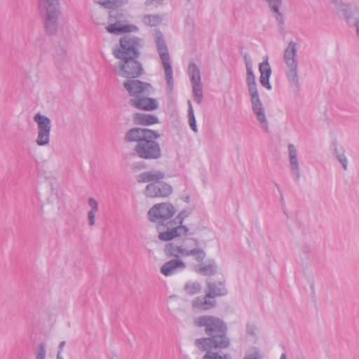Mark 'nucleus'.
<instances>
[{
  "label": "nucleus",
  "instance_id": "13",
  "mask_svg": "<svg viewBox=\"0 0 359 359\" xmlns=\"http://www.w3.org/2000/svg\"><path fill=\"white\" fill-rule=\"evenodd\" d=\"M252 104V110L260 127L265 131L269 130V123L266 115L264 107L259 98V93L250 95Z\"/></svg>",
  "mask_w": 359,
  "mask_h": 359
},
{
  "label": "nucleus",
  "instance_id": "24",
  "mask_svg": "<svg viewBox=\"0 0 359 359\" xmlns=\"http://www.w3.org/2000/svg\"><path fill=\"white\" fill-rule=\"evenodd\" d=\"M213 339L211 337H203L197 339L194 341L195 346L202 351L211 352L210 350L215 349V346H222L224 345L225 341L220 342L219 344H214Z\"/></svg>",
  "mask_w": 359,
  "mask_h": 359
},
{
  "label": "nucleus",
  "instance_id": "29",
  "mask_svg": "<svg viewBox=\"0 0 359 359\" xmlns=\"http://www.w3.org/2000/svg\"><path fill=\"white\" fill-rule=\"evenodd\" d=\"M334 154L339 162L342 165L343 169L344 170H347L348 161L345 154V149L342 147H339L337 145H334Z\"/></svg>",
  "mask_w": 359,
  "mask_h": 359
},
{
  "label": "nucleus",
  "instance_id": "19",
  "mask_svg": "<svg viewBox=\"0 0 359 359\" xmlns=\"http://www.w3.org/2000/svg\"><path fill=\"white\" fill-rule=\"evenodd\" d=\"M259 71L260 72L259 81L261 85L267 90H271L272 87L269 82V78L271 75V68L269 63L268 57L259 65Z\"/></svg>",
  "mask_w": 359,
  "mask_h": 359
},
{
  "label": "nucleus",
  "instance_id": "14",
  "mask_svg": "<svg viewBox=\"0 0 359 359\" xmlns=\"http://www.w3.org/2000/svg\"><path fill=\"white\" fill-rule=\"evenodd\" d=\"M172 192V187L165 182L149 183L144 190V194L149 198H164Z\"/></svg>",
  "mask_w": 359,
  "mask_h": 359
},
{
  "label": "nucleus",
  "instance_id": "4",
  "mask_svg": "<svg viewBox=\"0 0 359 359\" xmlns=\"http://www.w3.org/2000/svg\"><path fill=\"white\" fill-rule=\"evenodd\" d=\"M157 52L159 55L167 81V92L172 93L174 87L172 68L168 46L163 39V34L156 30L154 36Z\"/></svg>",
  "mask_w": 359,
  "mask_h": 359
},
{
  "label": "nucleus",
  "instance_id": "40",
  "mask_svg": "<svg viewBox=\"0 0 359 359\" xmlns=\"http://www.w3.org/2000/svg\"><path fill=\"white\" fill-rule=\"evenodd\" d=\"M46 358V348L44 344H41L39 347L36 355V359H45Z\"/></svg>",
  "mask_w": 359,
  "mask_h": 359
},
{
  "label": "nucleus",
  "instance_id": "33",
  "mask_svg": "<svg viewBox=\"0 0 359 359\" xmlns=\"http://www.w3.org/2000/svg\"><path fill=\"white\" fill-rule=\"evenodd\" d=\"M210 337L211 339H213V341L215 342L214 344H219L220 342H226L224 345H223L224 346H215V349L226 348L229 346L230 342L229 338L226 337V332L212 334L210 336Z\"/></svg>",
  "mask_w": 359,
  "mask_h": 359
},
{
  "label": "nucleus",
  "instance_id": "23",
  "mask_svg": "<svg viewBox=\"0 0 359 359\" xmlns=\"http://www.w3.org/2000/svg\"><path fill=\"white\" fill-rule=\"evenodd\" d=\"M191 306L194 309L207 311L215 306V300L211 297H208L207 293L205 296L195 297L191 301Z\"/></svg>",
  "mask_w": 359,
  "mask_h": 359
},
{
  "label": "nucleus",
  "instance_id": "2",
  "mask_svg": "<svg viewBox=\"0 0 359 359\" xmlns=\"http://www.w3.org/2000/svg\"><path fill=\"white\" fill-rule=\"evenodd\" d=\"M159 137L160 135L156 130L133 128L126 133L124 140L126 142H137L135 151L140 158L156 160L161 156L160 145L155 141Z\"/></svg>",
  "mask_w": 359,
  "mask_h": 359
},
{
  "label": "nucleus",
  "instance_id": "20",
  "mask_svg": "<svg viewBox=\"0 0 359 359\" xmlns=\"http://www.w3.org/2000/svg\"><path fill=\"white\" fill-rule=\"evenodd\" d=\"M198 262L195 265L194 271L203 276H210L217 273V265L215 259H208L205 262Z\"/></svg>",
  "mask_w": 359,
  "mask_h": 359
},
{
  "label": "nucleus",
  "instance_id": "8",
  "mask_svg": "<svg viewBox=\"0 0 359 359\" xmlns=\"http://www.w3.org/2000/svg\"><path fill=\"white\" fill-rule=\"evenodd\" d=\"M194 325L198 327H205L207 335L211 336L217 333L226 332V326L224 323L217 317L212 316H203L195 318Z\"/></svg>",
  "mask_w": 359,
  "mask_h": 359
},
{
  "label": "nucleus",
  "instance_id": "26",
  "mask_svg": "<svg viewBox=\"0 0 359 359\" xmlns=\"http://www.w3.org/2000/svg\"><path fill=\"white\" fill-rule=\"evenodd\" d=\"M274 14V18L280 26L284 25V17L280 11V7L282 4V0H265Z\"/></svg>",
  "mask_w": 359,
  "mask_h": 359
},
{
  "label": "nucleus",
  "instance_id": "9",
  "mask_svg": "<svg viewBox=\"0 0 359 359\" xmlns=\"http://www.w3.org/2000/svg\"><path fill=\"white\" fill-rule=\"evenodd\" d=\"M114 72L125 78H136L140 76L143 72L142 65L135 59H124L114 67Z\"/></svg>",
  "mask_w": 359,
  "mask_h": 359
},
{
  "label": "nucleus",
  "instance_id": "3",
  "mask_svg": "<svg viewBox=\"0 0 359 359\" xmlns=\"http://www.w3.org/2000/svg\"><path fill=\"white\" fill-rule=\"evenodd\" d=\"M283 61L285 64V76L289 86L294 89L300 88L299 77L298 73L297 45L290 41L285 49Z\"/></svg>",
  "mask_w": 359,
  "mask_h": 359
},
{
  "label": "nucleus",
  "instance_id": "36",
  "mask_svg": "<svg viewBox=\"0 0 359 359\" xmlns=\"http://www.w3.org/2000/svg\"><path fill=\"white\" fill-rule=\"evenodd\" d=\"M260 351L257 347H252L248 350L243 359H262Z\"/></svg>",
  "mask_w": 359,
  "mask_h": 359
},
{
  "label": "nucleus",
  "instance_id": "37",
  "mask_svg": "<svg viewBox=\"0 0 359 359\" xmlns=\"http://www.w3.org/2000/svg\"><path fill=\"white\" fill-rule=\"evenodd\" d=\"M246 334L254 339H256L259 334L258 327L253 323L246 325Z\"/></svg>",
  "mask_w": 359,
  "mask_h": 359
},
{
  "label": "nucleus",
  "instance_id": "7",
  "mask_svg": "<svg viewBox=\"0 0 359 359\" xmlns=\"http://www.w3.org/2000/svg\"><path fill=\"white\" fill-rule=\"evenodd\" d=\"M334 13L339 17H342L350 26L354 27L355 33L359 39V17L353 16L351 5L344 0H329Z\"/></svg>",
  "mask_w": 359,
  "mask_h": 359
},
{
  "label": "nucleus",
  "instance_id": "17",
  "mask_svg": "<svg viewBox=\"0 0 359 359\" xmlns=\"http://www.w3.org/2000/svg\"><path fill=\"white\" fill-rule=\"evenodd\" d=\"M129 103L131 106L144 111H153L158 107V103L156 99L147 97L144 95L139 97L131 98Z\"/></svg>",
  "mask_w": 359,
  "mask_h": 359
},
{
  "label": "nucleus",
  "instance_id": "18",
  "mask_svg": "<svg viewBox=\"0 0 359 359\" xmlns=\"http://www.w3.org/2000/svg\"><path fill=\"white\" fill-rule=\"evenodd\" d=\"M287 150L291 173L295 177L296 180H299L301 177V173L297 149L293 144H289Z\"/></svg>",
  "mask_w": 359,
  "mask_h": 359
},
{
  "label": "nucleus",
  "instance_id": "31",
  "mask_svg": "<svg viewBox=\"0 0 359 359\" xmlns=\"http://www.w3.org/2000/svg\"><path fill=\"white\" fill-rule=\"evenodd\" d=\"M188 74L191 83L201 81V72L198 67L194 62L189 64L188 67Z\"/></svg>",
  "mask_w": 359,
  "mask_h": 359
},
{
  "label": "nucleus",
  "instance_id": "44",
  "mask_svg": "<svg viewBox=\"0 0 359 359\" xmlns=\"http://www.w3.org/2000/svg\"><path fill=\"white\" fill-rule=\"evenodd\" d=\"M280 359H286V355L285 353H282Z\"/></svg>",
  "mask_w": 359,
  "mask_h": 359
},
{
  "label": "nucleus",
  "instance_id": "39",
  "mask_svg": "<svg viewBox=\"0 0 359 359\" xmlns=\"http://www.w3.org/2000/svg\"><path fill=\"white\" fill-rule=\"evenodd\" d=\"M203 359H231V358L229 355L222 356L217 353L208 352L204 355Z\"/></svg>",
  "mask_w": 359,
  "mask_h": 359
},
{
  "label": "nucleus",
  "instance_id": "15",
  "mask_svg": "<svg viewBox=\"0 0 359 359\" xmlns=\"http://www.w3.org/2000/svg\"><path fill=\"white\" fill-rule=\"evenodd\" d=\"M124 87L133 97H139L147 94L151 86L149 83L142 82L139 80H128L123 83Z\"/></svg>",
  "mask_w": 359,
  "mask_h": 359
},
{
  "label": "nucleus",
  "instance_id": "10",
  "mask_svg": "<svg viewBox=\"0 0 359 359\" xmlns=\"http://www.w3.org/2000/svg\"><path fill=\"white\" fill-rule=\"evenodd\" d=\"M175 207L170 203H161L154 205L148 211V219L152 222L161 223L171 219L175 214Z\"/></svg>",
  "mask_w": 359,
  "mask_h": 359
},
{
  "label": "nucleus",
  "instance_id": "28",
  "mask_svg": "<svg viewBox=\"0 0 359 359\" xmlns=\"http://www.w3.org/2000/svg\"><path fill=\"white\" fill-rule=\"evenodd\" d=\"M201 285L198 281H187L183 288L186 294L193 296L198 294L201 290Z\"/></svg>",
  "mask_w": 359,
  "mask_h": 359
},
{
  "label": "nucleus",
  "instance_id": "16",
  "mask_svg": "<svg viewBox=\"0 0 359 359\" xmlns=\"http://www.w3.org/2000/svg\"><path fill=\"white\" fill-rule=\"evenodd\" d=\"M245 67H246V83L248 85L250 95L258 94L255 76L252 70V62L250 55L245 53L243 56Z\"/></svg>",
  "mask_w": 359,
  "mask_h": 359
},
{
  "label": "nucleus",
  "instance_id": "1",
  "mask_svg": "<svg viewBox=\"0 0 359 359\" xmlns=\"http://www.w3.org/2000/svg\"><path fill=\"white\" fill-rule=\"evenodd\" d=\"M197 245L196 240L189 238L183 240L180 243H167L164 247L165 254L175 259L164 263L161 267V273L165 276H170L184 270L187 264L180 257H192L196 262H201L205 259L206 252Z\"/></svg>",
  "mask_w": 359,
  "mask_h": 359
},
{
  "label": "nucleus",
  "instance_id": "45",
  "mask_svg": "<svg viewBox=\"0 0 359 359\" xmlns=\"http://www.w3.org/2000/svg\"><path fill=\"white\" fill-rule=\"evenodd\" d=\"M41 175H45L46 172L44 171L39 173Z\"/></svg>",
  "mask_w": 359,
  "mask_h": 359
},
{
  "label": "nucleus",
  "instance_id": "32",
  "mask_svg": "<svg viewBox=\"0 0 359 359\" xmlns=\"http://www.w3.org/2000/svg\"><path fill=\"white\" fill-rule=\"evenodd\" d=\"M142 22L144 25L155 27L161 24L162 17L159 15H145L142 18Z\"/></svg>",
  "mask_w": 359,
  "mask_h": 359
},
{
  "label": "nucleus",
  "instance_id": "27",
  "mask_svg": "<svg viewBox=\"0 0 359 359\" xmlns=\"http://www.w3.org/2000/svg\"><path fill=\"white\" fill-rule=\"evenodd\" d=\"M107 29L110 33L120 34L136 31L137 27L135 25H123L120 22H116L108 25Z\"/></svg>",
  "mask_w": 359,
  "mask_h": 359
},
{
  "label": "nucleus",
  "instance_id": "11",
  "mask_svg": "<svg viewBox=\"0 0 359 359\" xmlns=\"http://www.w3.org/2000/svg\"><path fill=\"white\" fill-rule=\"evenodd\" d=\"M158 238L162 241H170L181 236H187L189 229L184 225L177 224V222L169 221L165 226L163 225L157 228Z\"/></svg>",
  "mask_w": 359,
  "mask_h": 359
},
{
  "label": "nucleus",
  "instance_id": "43",
  "mask_svg": "<svg viewBox=\"0 0 359 359\" xmlns=\"http://www.w3.org/2000/svg\"><path fill=\"white\" fill-rule=\"evenodd\" d=\"M56 359H64L62 354L60 353H57V358Z\"/></svg>",
  "mask_w": 359,
  "mask_h": 359
},
{
  "label": "nucleus",
  "instance_id": "41",
  "mask_svg": "<svg viewBox=\"0 0 359 359\" xmlns=\"http://www.w3.org/2000/svg\"><path fill=\"white\" fill-rule=\"evenodd\" d=\"M146 4L157 8L163 4V0H147Z\"/></svg>",
  "mask_w": 359,
  "mask_h": 359
},
{
  "label": "nucleus",
  "instance_id": "5",
  "mask_svg": "<svg viewBox=\"0 0 359 359\" xmlns=\"http://www.w3.org/2000/svg\"><path fill=\"white\" fill-rule=\"evenodd\" d=\"M39 5L44 15L46 31L50 34H55L60 27V0L39 2Z\"/></svg>",
  "mask_w": 359,
  "mask_h": 359
},
{
  "label": "nucleus",
  "instance_id": "35",
  "mask_svg": "<svg viewBox=\"0 0 359 359\" xmlns=\"http://www.w3.org/2000/svg\"><path fill=\"white\" fill-rule=\"evenodd\" d=\"M188 104H189V111H188L189 124V126L191 128V130L194 133H198V128L196 126V118H195V115L194 113V109H193L191 101H188Z\"/></svg>",
  "mask_w": 359,
  "mask_h": 359
},
{
  "label": "nucleus",
  "instance_id": "21",
  "mask_svg": "<svg viewBox=\"0 0 359 359\" xmlns=\"http://www.w3.org/2000/svg\"><path fill=\"white\" fill-rule=\"evenodd\" d=\"M208 288V297H211L213 299L216 297L223 296L227 294V290L225 287L224 280L206 282Z\"/></svg>",
  "mask_w": 359,
  "mask_h": 359
},
{
  "label": "nucleus",
  "instance_id": "6",
  "mask_svg": "<svg viewBox=\"0 0 359 359\" xmlns=\"http://www.w3.org/2000/svg\"><path fill=\"white\" fill-rule=\"evenodd\" d=\"M121 48L114 50V56L119 60L136 59L140 55V48L142 46L141 39L131 36L126 35L120 40Z\"/></svg>",
  "mask_w": 359,
  "mask_h": 359
},
{
  "label": "nucleus",
  "instance_id": "30",
  "mask_svg": "<svg viewBox=\"0 0 359 359\" xmlns=\"http://www.w3.org/2000/svg\"><path fill=\"white\" fill-rule=\"evenodd\" d=\"M88 203L90 207V210L88 212V224L90 226H93L95 222V214L98 210V204L93 198H90Z\"/></svg>",
  "mask_w": 359,
  "mask_h": 359
},
{
  "label": "nucleus",
  "instance_id": "38",
  "mask_svg": "<svg viewBox=\"0 0 359 359\" xmlns=\"http://www.w3.org/2000/svg\"><path fill=\"white\" fill-rule=\"evenodd\" d=\"M191 212V210H184L181 211L172 221L177 222V224L178 225H182L183 221L189 216Z\"/></svg>",
  "mask_w": 359,
  "mask_h": 359
},
{
  "label": "nucleus",
  "instance_id": "34",
  "mask_svg": "<svg viewBox=\"0 0 359 359\" xmlns=\"http://www.w3.org/2000/svg\"><path fill=\"white\" fill-rule=\"evenodd\" d=\"M192 86V90H193V94L194 95V101L200 104L202 101L203 98V88H202V83L201 82H196V83H191Z\"/></svg>",
  "mask_w": 359,
  "mask_h": 359
},
{
  "label": "nucleus",
  "instance_id": "42",
  "mask_svg": "<svg viewBox=\"0 0 359 359\" xmlns=\"http://www.w3.org/2000/svg\"><path fill=\"white\" fill-rule=\"evenodd\" d=\"M66 343L65 341H62L59 344V346H58V351H57V353H62V351H63V348L65 346Z\"/></svg>",
  "mask_w": 359,
  "mask_h": 359
},
{
  "label": "nucleus",
  "instance_id": "12",
  "mask_svg": "<svg viewBox=\"0 0 359 359\" xmlns=\"http://www.w3.org/2000/svg\"><path fill=\"white\" fill-rule=\"evenodd\" d=\"M34 121L37 123V136L35 140L36 144L41 147L47 146L50 142V119L44 115L36 114Z\"/></svg>",
  "mask_w": 359,
  "mask_h": 359
},
{
  "label": "nucleus",
  "instance_id": "25",
  "mask_svg": "<svg viewBox=\"0 0 359 359\" xmlns=\"http://www.w3.org/2000/svg\"><path fill=\"white\" fill-rule=\"evenodd\" d=\"M133 121L137 125L150 126L157 123L158 122V119L154 115L137 113L134 114Z\"/></svg>",
  "mask_w": 359,
  "mask_h": 359
},
{
  "label": "nucleus",
  "instance_id": "22",
  "mask_svg": "<svg viewBox=\"0 0 359 359\" xmlns=\"http://www.w3.org/2000/svg\"><path fill=\"white\" fill-rule=\"evenodd\" d=\"M165 178V173L160 170L146 171L137 176L139 183H157Z\"/></svg>",
  "mask_w": 359,
  "mask_h": 359
}]
</instances>
